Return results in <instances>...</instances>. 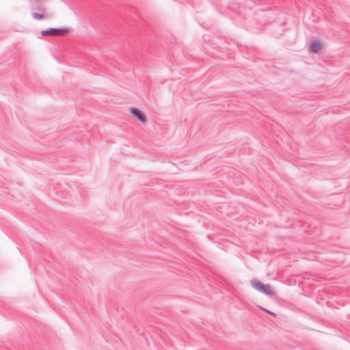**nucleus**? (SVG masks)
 I'll return each instance as SVG.
<instances>
[{
    "instance_id": "obj_1",
    "label": "nucleus",
    "mask_w": 350,
    "mask_h": 350,
    "mask_svg": "<svg viewBox=\"0 0 350 350\" xmlns=\"http://www.w3.org/2000/svg\"><path fill=\"white\" fill-rule=\"evenodd\" d=\"M251 286L256 291L264 293L268 296L273 297L275 295V292L271 288L269 284H264L257 279H253L250 281Z\"/></svg>"
},
{
    "instance_id": "obj_2",
    "label": "nucleus",
    "mask_w": 350,
    "mask_h": 350,
    "mask_svg": "<svg viewBox=\"0 0 350 350\" xmlns=\"http://www.w3.org/2000/svg\"><path fill=\"white\" fill-rule=\"evenodd\" d=\"M68 28L66 27L60 28L50 27L47 29L42 30L40 33L43 36H63L66 35L68 33Z\"/></svg>"
},
{
    "instance_id": "obj_3",
    "label": "nucleus",
    "mask_w": 350,
    "mask_h": 350,
    "mask_svg": "<svg viewBox=\"0 0 350 350\" xmlns=\"http://www.w3.org/2000/svg\"><path fill=\"white\" fill-rule=\"evenodd\" d=\"M129 111H130V113L131 114V116L135 118L136 120H137L139 122H140L142 124H145L146 122V116L145 115V113L138 109L137 108H135V107H131L129 109Z\"/></svg>"
},
{
    "instance_id": "obj_4",
    "label": "nucleus",
    "mask_w": 350,
    "mask_h": 350,
    "mask_svg": "<svg viewBox=\"0 0 350 350\" xmlns=\"http://www.w3.org/2000/svg\"><path fill=\"white\" fill-rule=\"evenodd\" d=\"M321 47V42L319 40H313L310 44V51L315 53H318Z\"/></svg>"
},
{
    "instance_id": "obj_5",
    "label": "nucleus",
    "mask_w": 350,
    "mask_h": 350,
    "mask_svg": "<svg viewBox=\"0 0 350 350\" xmlns=\"http://www.w3.org/2000/svg\"><path fill=\"white\" fill-rule=\"evenodd\" d=\"M36 10L38 11L37 12L32 13V18L37 20H42L44 17V9L42 8L40 5L35 8Z\"/></svg>"
},
{
    "instance_id": "obj_6",
    "label": "nucleus",
    "mask_w": 350,
    "mask_h": 350,
    "mask_svg": "<svg viewBox=\"0 0 350 350\" xmlns=\"http://www.w3.org/2000/svg\"><path fill=\"white\" fill-rule=\"evenodd\" d=\"M29 1L31 3V6L33 10H35L36 7L40 6L41 3L42 1H44V0H29Z\"/></svg>"
},
{
    "instance_id": "obj_7",
    "label": "nucleus",
    "mask_w": 350,
    "mask_h": 350,
    "mask_svg": "<svg viewBox=\"0 0 350 350\" xmlns=\"http://www.w3.org/2000/svg\"><path fill=\"white\" fill-rule=\"evenodd\" d=\"M260 309L262 310L263 311L266 312L267 313L272 315L273 317H276V314L275 313H274V312H271V311H270V310H269L267 309H265L264 308H260Z\"/></svg>"
}]
</instances>
